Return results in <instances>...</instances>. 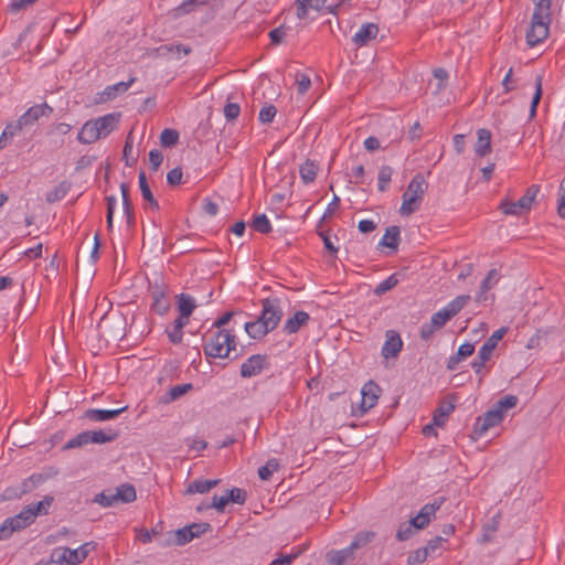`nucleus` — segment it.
Here are the masks:
<instances>
[{
    "label": "nucleus",
    "instance_id": "20",
    "mask_svg": "<svg viewBox=\"0 0 565 565\" xmlns=\"http://www.w3.org/2000/svg\"><path fill=\"white\" fill-rule=\"evenodd\" d=\"M455 396H450L435 409L433 419L436 426L443 427L446 424L448 416L455 411Z\"/></svg>",
    "mask_w": 565,
    "mask_h": 565
},
{
    "label": "nucleus",
    "instance_id": "33",
    "mask_svg": "<svg viewBox=\"0 0 565 565\" xmlns=\"http://www.w3.org/2000/svg\"><path fill=\"white\" fill-rule=\"evenodd\" d=\"M117 501L122 503H131L136 500V489L130 483H122L115 489Z\"/></svg>",
    "mask_w": 565,
    "mask_h": 565
},
{
    "label": "nucleus",
    "instance_id": "6",
    "mask_svg": "<svg viewBox=\"0 0 565 565\" xmlns=\"http://www.w3.org/2000/svg\"><path fill=\"white\" fill-rule=\"evenodd\" d=\"M35 521V514L29 505L14 516L6 519L0 526V541L8 540L14 532L26 529Z\"/></svg>",
    "mask_w": 565,
    "mask_h": 565
},
{
    "label": "nucleus",
    "instance_id": "32",
    "mask_svg": "<svg viewBox=\"0 0 565 565\" xmlns=\"http://www.w3.org/2000/svg\"><path fill=\"white\" fill-rule=\"evenodd\" d=\"M318 164L310 159H307L299 169L300 177L303 181V183L308 184L315 181L317 173H318Z\"/></svg>",
    "mask_w": 565,
    "mask_h": 565
},
{
    "label": "nucleus",
    "instance_id": "11",
    "mask_svg": "<svg viewBox=\"0 0 565 565\" xmlns=\"http://www.w3.org/2000/svg\"><path fill=\"white\" fill-rule=\"evenodd\" d=\"M150 296L152 299L151 311L159 316H164L171 307L166 288L154 285L150 289Z\"/></svg>",
    "mask_w": 565,
    "mask_h": 565
},
{
    "label": "nucleus",
    "instance_id": "22",
    "mask_svg": "<svg viewBox=\"0 0 565 565\" xmlns=\"http://www.w3.org/2000/svg\"><path fill=\"white\" fill-rule=\"evenodd\" d=\"M354 551L349 545L345 548L338 551H330L327 553V561L329 565H344L349 561L354 558Z\"/></svg>",
    "mask_w": 565,
    "mask_h": 565
},
{
    "label": "nucleus",
    "instance_id": "40",
    "mask_svg": "<svg viewBox=\"0 0 565 565\" xmlns=\"http://www.w3.org/2000/svg\"><path fill=\"white\" fill-rule=\"evenodd\" d=\"M94 502L100 504L102 507L108 508L116 504L118 501L116 492L114 490L108 489L96 494Z\"/></svg>",
    "mask_w": 565,
    "mask_h": 565
},
{
    "label": "nucleus",
    "instance_id": "37",
    "mask_svg": "<svg viewBox=\"0 0 565 565\" xmlns=\"http://www.w3.org/2000/svg\"><path fill=\"white\" fill-rule=\"evenodd\" d=\"M402 199L403 202L399 209L402 215H411L419 209L420 200L406 193L403 194Z\"/></svg>",
    "mask_w": 565,
    "mask_h": 565
},
{
    "label": "nucleus",
    "instance_id": "12",
    "mask_svg": "<svg viewBox=\"0 0 565 565\" xmlns=\"http://www.w3.org/2000/svg\"><path fill=\"white\" fill-rule=\"evenodd\" d=\"M381 392L382 388L380 385L372 380L363 385L361 390L362 401L360 405L362 414L366 413L369 409L376 405Z\"/></svg>",
    "mask_w": 565,
    "mask_h": 565
},
{
    "label": "nucleus",
    "instance_id": "64",
    "mask_svg": "<svg viewBox=\"0 0 565 565\" xmlns=\"http://www.w3.org/2000/svg\"><path fill=\"white\" fill-rule=\"evenodd\" d=\"M241 108L238 104L235 103H228L224 106V116L228 120L236 119L239 115Z\"/></svg>",
    "mask_w": 565,
    "mask_h": 565
},
{
    "label": "nucleus",
    "instance_id": "1",
    "mask_svg": "<svg viewBox=\"0 0 565 565\" xmlns=\"http://www.w3.org/2000/svg\"><path fill=\"white\" fill-rule=\"evenodd\" d=\"M519 398L515 395H505L500 398L494 406L483 415L478 416L473 424L472 434L476 438L482 437L490 428L499 426L509 408L516 406Z\"/></svg>",
    "mask_w": 565,
    "mask_h": 565
},
{
    "label": "nucleus",
    "instance_id": "16",
    "mask_svg": "<svg viewBox=\"0 0 565 565\" xmlns=\"http://www.w3.org/2000/svg\"><path fill=\"white\" fill-rule=\"evenodd\" d=\"M88 545L89 543H85L75 550L70 547L63 548L61 555L58 556V562H65L68 565L81 564L88 556Z\"/></svg>",
    "mask_w": 565,
    "mask_h": 565
},
{
    "label": "nucleus",
    "instance_id": "46",
    "mask_svg": "<svg viewBox=\"0 0 565 565\" xmlns=\"http://www.w3.org/2000/svg\"><path fill=\"white\" fill-rule=\"evenodd\" d=\"M497 282H498L497 269L489 270L486 278L481 281L478 300L480 299L482 294H486L487 291H489Z\"/></svg>",
    "mask_w": 565,
    "mask_h": 565
},
{
    "label": "nucleus",
    "instance_id": "8",
    "mask_svg": "<svg viewBox=\"0 0 565 565\" xmlns=\"http://www.w3.org/2000/svg\"><path fill=\"white\" fill-rule=\"evenodd\" d=\"M260 302L262 312L258 319L266 326L264 330L271 332L278 327L282 318L281 301L279 298L273 297L265 298Z\"/></svg>",
    "mask_w": 565,
    "mask_h": 565
},
{
    "label": "nucleus",
    "instance_id": "19",
    "mask_svg": "<svg viewBox=\"0 0 565 565\" xmlns=\"http://www.w3.org/2000/svg\"><path fill=\"white\" fill-rule=\"evenodd\" d=\"M327 0H296L297 4V17L301 20L313 19L311 12H319Z\"/></svg>",
    "mask_w": 565,
    "mask_h": 565
},
{
    "label": "nucleus",
    "instance_id": "63",
    "mask_svg": "<svg viewBox=\"0 0 565 565\" xmlns=\"http://www.w3.org/2000/svg\"><path fill=\"white\" fill-rule=\"evenodd\" d=\"M182 170L181 168H173L167 174V182L171 186L179 185L182 182Z\"/></svg>",
    "mask_w": 565,
    "mask_h": 565
},
{
    "label": "nucleus",
    "instance_id": "15",
    "mask_svg": "<svg viewBox=\"0 0 565 565\" xmlns=\"http://www.w3.org/2000/svg\"><path fill=\"white\" fill-rule=\"evenodd\" d=\"M379 34V26L375 23H364L362 24L358 31L352 36V42L356 47H362L367 45V43L375 39Z\"/></svg>",
    "mask_w": 565,
    "mask_h": 565
},
{
    "label": "nucleus",
    "instance_id": "53",
    "mask_svg": "<svg viewBox=\"0 0 565 565\" xmlns=\"http://www.w3.org/2000/svg\"><path fill=\"white\" fill-rule=\"evenodd\" d=\"M428 557L427 550H424V547L418 548L414 552H412L407 557V563L409 565H418L424 563Z\"/></svg>",
    "mask_w": 565,
    "mask_h": 565
},
{
    "label": "nucleus",
    "instance_id": "58",
    "mask_svg": "<svg viewBox=\"0 0 565 565\" xmlns=\"http://www.w3.org/2000/svg\"><path fill=\"white\" fill-rule=\"evenodd\" d=\"M300 551H297L295 553L290 554H280L278 557H276L270 565H291L292 562L299 556Z\"/></svg>",
    "mask_w": 565,
    "mask_h": 565
},
{
    "label": "nucleus",
    "instance_id": "49",
    "mask_svg": "<svg viewBox=\"0 0 565 565\" xmlns=\"http://www.w3.org/2000/svg\"><path fill=\"white\" fill-rule=\"evenodd\" d=\"M122 159L127 167H134L138 160V152L134 151V143H124Z\"/></svg>",
    "mask_w": 565,
    "mask_h": 565
},
{
    "label": "nucleus",
    "instance_id": "10",
    "mask_svg": "<svg viewBox=\"0 0 565 565\" xmlns=\"http://www.w3.org/2000/svg\"><path fill=\"white\" fill-rule=\"evenodd\" d=\"M385 342L381 350V355L385 359L397 358L403 349V340L395 330H387L385 333Z\"/></svg>",
    "mask_w": 565,
    "mask_h": 565
},
{
    "label": "nucleus",
    "instance_id": "45",
    "mask_svg": "<svg viewBox=\"0 0 565 565\" xmlns=\"http://www.w3.org/2000/svg\"><path fill=\"white\" fill-rule=\"evenodd\" d=\"M417 529H415V525L412 524V521L404 522L398 526V530L396 532V540L399 542L407 541L411 539Z\"/></svg>",
    "mask_w": 565,
    "mask_h": 565
},
{
    "label": "nucleus",
    "instance_id": "50",
    "mask_svg": "<svg viewBox=\"0 0 565 565\" xmlns=\"http://www.w3.org/2000/svg\"><path fill=\"white\" fill-rule=\"evenodd\" d=\"M445 499L444 498H439L437 500H435L434 502L431 503H427L425 504L420 510L419 512L420 513H424L427 518H429L431 520V518L435 516L436 512L440 509L441 504L444 503Z\"/></svg>",
    "mask_w": 565,
    "mask_h": 565
},
{
    "label": "nucleus",
    "instance_id": "5",
    "mask_svg": "<svg viewBox=\"0 0 565 565\" xmlns=\"http://www.w3.org/2000/svg\"><path fill=\"white\" fill-rule=\"evenodd\" d=\"M508 327H501L495 330L482 344L478 352V356L471 362V367L476 374L480 375L479 381L481 382L483 379L482 370L486 366V363L491 359L494 349L497 348L499 341L507 334Z\"/></svg>",
    "mask_w": 565,
    "mask_h": 565
},
{
    "label": "nucleus",
    "instance_id": "31",
    "mask_svg": "<svg viewBox=\"0 0 565 565\" xmlns=\"http://www.w3.org/2000/svg\"><path fill=\"white\" fill-rule=\"evenodd\" d=\"M220 480L218 479H214V480H202V479H196L194 480L193 482H191L188 488H186V493H206L209 492L211 489H213L214 487H216L218 484Z\"/></svg>",
    "mask_w": 565,
    "mask_h": 565
},
{
    "label": "nucleus",
    "instance_id": "34",
    "mask_svg": "<svg viewBox=\"0 0 565 565\" xmlns=\"http://www.w3.org/2000/svg\"><path fill=\"white\" fill-rule=\"evenodd\" d=\"M469 300H470L469 295L457 296L454 300H451L444 307V310L451 318H454L456 315H458L465 308V306L469 302Z\"/></svg>",
    "mask_w": 565,
    "mask_h": 565
},
{
    "label": "nucleus",
    "instance_id": "35",
    "mask_svg": "<svg viewBox=\"0 0 565 565\" xmlns=\"http://www.w3.org/2000/svg\"><path fill=\"white\" fill-rule=\"evenodd\" d=\"M246 333L255 340L264 338L270 331H265L266 326L262 323V321L257 318L254 321L246 322L245 326Z\"/></svg>",
    "mask_w": 565,
    "mask_h": 565
},
{
    "label": "nucleus",
    "instance_id": "54",
    "mask_svg": "<svg viewBox=\"0 0 565 565\" xmlns=\"http://www.w3.org/2000/svg\"><path fill=\"white\" fill-rule=\"evenodd\" d=\"M541 96H542V78L539 76L536 78V88H535V93H534V95L532 97V103H531V108H530V116L531 117L535 116L536 108H537V105L540 103Z\"/></svg>",
    "mask_w": 565,
    "mask_h": 565
},
{
    "label": "nucleus",
    "instance_id": "60",
    "mask_svg": "<svg viewBox=\"0 0 565 565\" xmlns=\"http://www.w3.org/2000/svg\"><path fill=\"white\" fill-rule=\"evenodd\" d=\"M190 532L193 533V539L201 536L202 534L211 531V524L206 522L192 523L188 525Z\"/></svg>",
    "mask_w": 565,
    "mask_h": 565
},
{
    "label": "nucleus",
    "instance_id": "9",
    "mask_svg": "<svg viewBox=\"0 0 565 565\" xmlns=\"http://www.w3.org/2000/svg\"><path fill=\"white\" fill-rule=\"evenodd\" d=\"M269 367L267 355L254 354L249 356L242 365L239 374L243 379H249L259 375L265 369Z\"/></svg>",
    "mask_w": 565,
    "mask_h": 565
},
{
    "label": "nucleus",
    "instance_id": "2",
    "mask_svg": "<svg viewBox=\"0 0 565 565\" xmlns=\"http://www.w3.org/2000/svg\"><path fill=\"white\" fill-rule=\"evenodd\" d=\"M236 341L232 330H210L203 337V351L207 358L225 359L235 351Z\"/></svg>",
    "mask_w": 565,
    "mask_h": 565
},
{
    "label": "nucleus",
    "instance_id": "7",
    "mask_svg": "<svg viewBox=\"0 0 565 565\" xmlns=\"http://www.w3.org/2000/svg\"><path fill=\"white\" fill-rule=\"evenodd\" d=\"M539 191L540 185L532 184L526 189L525 193L518 201L503 200L500 203L499 209L505 215L519 216L522 215L523 213H527L531 210Z\"/></svg>",
    "mask_w": 565,
    "mask_h": 565
},
{
    "label": "nucleus",
    "instance_id": "23",
    "mask_svg": "<svg viewBox=\"0 0 565 565\" xmlns=\"http://www.w3.org/2000/svg\"><path fill=\"white\" fill-rule=\"evenodd\" d=\"M193 385L191 383H185L181 385H175L171 387L168 392H166L163 395L160 396L159 402L160 404H170L188 392L192 391Z\"/></svg>",
    "mask_w": 565,
    "mask_h": 565
},
{
    "label": "nucleus",
    "instance_id": "61",
    "mask_svg": "<svg viewBox=\"0 0 565 565\" xmlns=\"http://www.w3.org/2000/svg\"><path fill=\"white\" fill-rule=\"evenodd\" d=\"M296 88L299 94H305L311 85L310 78L305 74H299L296 77Z\"/></svg>",
    "mask_w": 565,
    "mask_h": 565
},
{
    "label": "nucleus",
    "instance_id": "18",
    "mask_svg": "<svg viewBox=\"0 0 565 565\" xmlns=\"http://www.w3.org/2000/svg\"><path fill=\"white\" fill-rule=\"evenodd\" d=\"M310 321V316L308 312L299 310L296 311L291 317H289L284 326L282 331L286 334L297 333L302 327L307 326Z\"/></svg>",
    "mask_w": 565,
    "mask_h": 565
},
{
    "label": "nucleus",
    "instance_id": "38",
    "mask_svg": "<svg viewBox=\"0 0 565 565\" xmlns=\"http://www.w3.org/2000/svg\"><path fill=\"white\" fill-rule=\"evenodd\" d=\"M88 444H90L89 433H88V430H85V431H82V433L77 434L73 438H71L64 445L63 448L68 450V449H74V448H81V447H84V446H86Z\"/></svg>",
    "mask_w": 565,
    "mask_h": 565
},
{
    "label": "nucleus",
    "instance_id": "29",
    "mask_svg": "<svg viewBox=\"0 0 565 565\" xmlns=\"http://www.w3.org/2000/svg\"><path fill=\"white\" fill-rule=\"evenodd\" d=\"M90 444H107L116 440L119 436V433L114 429H97V430H88Z\"/></svg>",
    "mask_w": 565,
    "mask_h": 565
},
{
    "label": "nucleus",
    "instance_id": "44",
    "mask_svg": "<svg viewBox=\"0 0 565 565\" xmlns=\"http://www.w3.org/2000/svg\"><path fill=\"white\" fill-rule=\"evenodd\" d=\"M252 227L254 231L260 234H268L271 232L270 222L265 214L255 216L252 223Z\"/></svg>",
    "mask_w": 565,
    "mask_h": 565
},
{
    "label": "nucleus",
    "instance_id": "51",
    "mask_svg": "<svg viewBox=\"0 0 565 565\" xmlns=\"http://www.w3.org/2000/svg\"><path fill=\"white\" fill-rule=\"evenodd\" d=\"M116 203H117V200L114 195L106 196V204H107L106 223H107L108 231H111V228H113V218H114Z\"/></svg>",
    "mask_w": 565,
    "mask_h": 565
},
{
    "label": "nucleus",
    "instance_id": "48",
    "mask_svg": "<svg viewBox=\"0 0 565 565\" xmlns=\"http://www.w3.org/2000/svg\"><path fill=\"white\" fill-rule=\"evenodd\" d=\"M276 114H277V109L274 105L265 104L259 110L258 118H259L260 122L269 124L274 120Z\"/></svg>",
    "mask_w": 565,
    "mask_h": 565
},
{
    "label": "nucleus",
    "instance_id": "42",
    "mask_svg": "<svg viewBox=\"0 0 565 565\" xmlns=\"http://www.w3.org/2000/svg\"><path fill=\"white\" fill-rule=\"evenodd\" d=\"M398 284V278L396 274H392L385 280L381 281L373 290L375 296H382L385 292L393 289Z\"/></svg>",
    "mask_w": 565,
    "mask_h": 565
},
{
    "label": "nucleus",
    "instance_id": "24",
    "mask_svg": "<svg viewBox=\"0 0 565 565\" xmlns=\"http://www.w3.org/2000/svg\"><path fill=\"white\" fill-rule=\"evenodd\" d=\"M427 189V183L422 173H417L408 183V186L404 193L409 194L422 201L425 190Z\"/></svg>",
    "mask_w": 565,
    "mask_h": 565
},
{
    "label": "nucleus",
    "instance_id": "36",
    "mask_svg": "<svg viewBox=\"0 0 565 565\" xmlns=\"http://www.w3.org/2000/svg\"><path fill=\"white\" fill-rule=\"evenodd\" d=\"M501 515L498 513L482 526V543H489L492 541L493 534L498 531Z\"/></svg>",
    "mask_w": 565,
    "mask_h": 565
},
{
    "label": "nucleus",
    "instance_id": "3",
    "mask_svg": "<svg viewBox=\"0 0 565 565\" xmlns=\"http://www.w3.org/2000/svg\"><path fill=\"white\" fill-rule=\"evenodd\" d=\"M119 114H107L87 121L81 129L78 141H96L105 139L119 124Z\"/></svg>",
    "mask_w": 565,
    "mask_h": 565
},
{
    "label": "nucleus",
    "instance_id": "62",
    "mask_svg": "<svg viewBox=\"0 0 565 565\" xmlns=\"http://www.w3.org/2000/svg\"><path fill=\"white\" fill-rule=\"evenodd\" d=\"M166 332L171 343L179 344L182 342L183 330L180 328H177L174 324H172L171 328L166 330Z\"/></svg>",
    "mask_w": 565,
    "mask_h": 565
},
{
    "label": "nucleus",
    "instance_id": "39",
    "mask_svg": "<svg viewBox=\"0 0 565 565\" xmlns=\"http://www.w3.org/2000/svg\"><path fill=\"white\" fill-rule=\"evenodd\" d=\"M54 498L52 495H45L41 501L29 504L30 509L33 510L35 518L39 515H46L49 509L52 505Z\"/></svg>",
    "mask_w": 565,
    "mask_h": 565
},
{
    "label": "nucleus",
    "instance_id": "4",
    "mask_svg": "<svg viewBox=\"0 0 565 565\" xmlns=\"http://www.w3.org/2000/svg\"><path fill=\"white\" fill-rule=\"evenodd\" d=\"M550 23L551 9H547L546 3H541L539 7H535L530 29L526 32V42L530 46H534L547 38Z\"/></svg>",
    "mask_w": 565,
    "mask_h": 565
},
{
    "label": "nucleus",
    "instance_id": "17",
    "mask_svg": "<svg viewBox=\"0 0 565 565\" xmlns=\"http://www.w3.org/2000/svg\"><path fill=\"white\" fill-rule=\"evenodd\" d=\"M127 408L128 406H124L117 409L88 408L85 411L83 417L95 423L107 422L117 418L120 414L127 411Z\"/></svg>",
    "mask_w": 565,
    "mask_h": 565
},
{
    "label": "nucleus",
    "instance_id": "21",
    "mask_svg": "<svg viewBox=\"0 0 565 565\" xmlns=\"http://www.w3.org/2000/svg\"><path fill=\"white\" fill-rule=\"evenodd\" d=\"M193 540V533L190 532V529L186 526H183L182 529H179L173 532H169V537L166 541H162L159 543L160 546H169V545H175V546H182Z\"/></svg>",
    "mask_w": 565,
    "mask_h": 565
},
{
    "label": "nucleus",
    "instance_id": "59",
    "mask_svg": "<svg viewBox=\"0 0 565 565\" xmlns=\"http://www.w3.org/2000/svg\"><path fill=\"white\" fill-rule=\"evenodd\" d=\"M163 161V154L160 150L153 149L149 152V163L152 171H157Z\"/></svg>",
    "mask_w": 565,
    "mask_h": 565
},
{
    "label": "nucleus",
    "instance_id": "27",
    "mask_svg": "<svg viewBox=\"0 0 565 565\" xmlns=\"http://www.w3.org/2000/svg\"><path fill=\"white\" fill-rule=\"evenodd\" d=\"M72 188V183L70 181H62L57 185H55L51 191H49L45 195V201L50 204L55 203L64 199Z\"/></svg>",
    "mask_w": 565,
    "mask_h": 565
},
{
    "label": "nucleus",
    "instance_id": "25",
    "mask_svg": "<svg viewBox=\"0 0 565 565\" xmlns=\"http://www.w3.org/2000/svg\"><path fill=\"white\" fill-rule=\"evenodd\" d=\"M138 182L143 200L149 203L151 210L159 211L160 205L151 192L145 171L139 172Z\"/></svg>",
    "mask_w": 565,
    "mask_h": 565
},
{
    "label": "nucleus",
    "instance_id": "41",
    "mask_svg": "<svg viewBox=\"0 0 565 565\" xmlns=\"http://www.w3.org/2000/svg\"><path fill=\"white\" fill-rule=\"evenodd\" d=\"M374 536H375V533L372 531H365V532L358 533L350 544L351 550H353L355 552L356 550L367 545L374 539Z\"/></svg>",
    "mask_w": 565,
    "mask_h": 565
},
{
    "label": "nucleus",
    "instance_id": "30",
    "mask_svg": "<svg viewBox=\"0 0 565 565\" xmlns=\"http://www.w3.org/2000/svg\"><path fill=\"white\" fill-rule=\"evenodd\" d=\"M399 241H401L399 227L396 225H392L386 228V232L380 242V246L388 247L392 249H397Z\"/></svg>",
    "mask_w": 565,
    "mask_h": 565
},
{
    "label": "nucleus",
    "instance_id": "26",
    "mask_svg": "<svg viewBox=\"0 0 565 565\" xmlns=\"http://www.w3.org/2000/svg\"><path fill=\"white\" fill-rule=\"evenodd\" d=\"M120 191L122 196V206H124V213L127 220L128 226L135 225V212H134V205L130 200L129 195V186L126 183L120 184Z\"/></svg>",
    "mask_w": 565,
    "mask_h": 565
},
{
    "label": "nucleus",
    "instance_id": "52",
    "mask_svg": "<svg viewBox=\"0 0 565 565\" xmlns=\"http://www.w3.org/2000/svg\"><path fill=\"white\" fill-rule=\"evenodd\" d=\"M228 501L237 504H244L247 498L246 491L239 488H233L226 493Z\"/></svg>",
    "mask_w": 565,
    "mask_h": 565
},
{
    "label": "nucleus",
    "instance_id": "43",
    "mask_svg": "<svg viewBox=\"0 0 565 565\" xmlns=\"http://www.w3.org/2000/svg\"><path fill=\"white\" fill-rule=\"evenodd\" d=\"M279 469V462L277 459H269L264 466L258 469V477L262 480H269L275 471Z\"/></svg>",
    "mask_w": 565,
    "mask_h": 565
},
{
    "label": "nucleus",
    "instance_id": "56",
    "mask_svg": "<svg viewBox=\"0 0 565 565\" xmlns=\"http://www.w3.org/2000/svg\"><path fill=\"white\" fill-rule=\"evenodd\" d=\"M557 213L562 218H565V177L561 181L558 189Z\"/></svg>",
    "mask_w": 565,
    "mask_h": 565
},
{
    "label": "nucleus",
    "instance_id": "13",
    "mask_svg": "<svg viewBox=\"0 0 565 565\" xmlns=\"http://www.w3.org/2000/svg\"><path fill=\"white\" fill-rule=\"evenodd\" d=\"M52 113V108L47 104H39L30 107L20 118V125L24 127L32 126L42 117H49Z\"/></svg>",
    "mask_w": 565,
    "mask_h": 565
},
{
    "label": "nucleus",
    "instance_id": "14",
    "mask_svg": "<svg viewBox=\"0 0 565 565\" xmlns=\"http://www.w3.org/2000/svg\"><path fill=\"white\" fill-rule=\"evenodd\" d=\"M135 78H130L127 82H119L114 85H109L105 87L102 92H99L96 96L97 103H106L116 98L117 96L127 92L130 86L134 84Z\"/></svg>",
    "mask_w": 565,
    "mask_h": 565
},
{
    "label": "nucleus",
    "instance_id": "28",
    "mask_svg": "<svg viewBox=\"0 0 565 565\" xmlns=\"http://www.w3.org/2000/svg\"><path fill=\"white\" fill-rule=\"evenodd\" d=\"M177 305L179 313L183 318H190L194 309L196 308L194 298L188 294H180L177 296Z\"/></svg>",
    "mask_w": 565,
    "mask_h": 565
},
{
    "label": "nucleus",
    "instance_id": "55",
    "mask_svg": "<svg viewBox=\"0 0 565 565\" xmlns=\"http://www.w3.org/2000/svg\"><path fill=\"white\" fill-rule=\"evenodd\" d=\"M476 156L477 158L475 159V164L476 166H481V159L491 154L492 152V143H479L477 147H476Z\"/></svg>",
    "mask_w": 565,
    "mask_h": 565
},
{
    "label": "nucleus",
    "instance_id": "47",
    "mask_svg": "<svg viewBox=\"0 0 565 565\" xmlns=\"http://www.w3.org/2000/svg\"><path fill=\"white\" fill-rule=\"evenodd\" d=\"M392 169L388 166H383L379 171V191L384 192L387 189V184L391 182Z\"/></svg>",
    "mask_w": 565,
    "mask_h": 565
},
{
    "label": "nucleus",
    "instance_id": "57",
    "mask_svg": "<svg viewBox=\"0 0 565 565\" xmlns=\"http://www.w3.org/2000/svg\"><path fill=\"white\" fill-rule=\"evenodd\" d=\"M451 319V317L443 309H440L439 311L435 312L431 318H430V321L438 328H443L444 326H446V323Z\"/></svg>",
    "mask_w": 565,
    "mask_h": 565
}]
</instances>
